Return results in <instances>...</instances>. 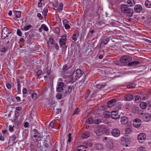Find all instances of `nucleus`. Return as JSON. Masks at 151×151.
<instances>
[{
    "label": "nucleus",
    "mask_w": 151,
    "mask_h": 151,
    "mask_svg": "<svg viewBox=\"0 0 151 151\" xmlns=\"http://www.w3.org/2000/svg\"><path fill=\"white\" fill-rule=\"evenodd\" d=\"M121 11L126 14L129 17H131L133 15V13L130 8L126 4H123L121 6Z\"/></svg>",
    "instance_id": "obj_1"
},
{
    "label": "nucleus",
    "mask_w": 151,
    "mask_h": 151,
    "mask_svg": "<svg viewBox=\"0 0 151 151\" xmlns=\"http://www.w3.org/2000/svg\"><path fill=\"white\" fill-rule=\"evenodd\" d=\"M82 75V73L80 69H77L74 72L73 74V80L78 79Z\"/></svg>",
    "instance_id": "obj_2"
},
{
    "label": "nucleus",
    "mask_w": 151,
    "mask_h": 151,
    "mask_svg": "<svg viewBox=\"0 0 151 151\" xmlns=\"http://www.w3.org/2000/svg\"><path fill=\"white\" fill-rule=\"evenodd\" d=\"M132 58L128 55L123 56L120 59V61L122 63H127L131 61Z\"/></svg>",
    "instance_id": "obj_3"
},
{
    "label": "nucleus",
    "mask_w": 151,
    "mask_h": 151,
    "mask_svg": "<svg viewBox=\"0 0 151 151\" xmlns=\"http://www.w3.org/2000/svg\"><path fill=\"white\" fill-rule=\"evenodd\" d=\"M11 33V32L9 30L7 27H4L1 34L2 38L3 39H4L5 38L8 37V35Z\"/></svg>",
    "instance_id": "obj_4"
},
{
    "label": "nucleus",
    "mask_w": 151,
    "mask_h": 151,
    "mask_svg": "<svg viewBox=\"0 0 151 151\" xmlns=\"http://www.w3.org/2000/svg\"><path fill=\"white\" fill-rule=\"evenodd\" d=\"M142 119L144 122H149L151 118V115L149 113H146L144 114L142 113Z\"/></svg>",
    "instance_id": "obj_5"
},
{
    "label": "nucleus",
    "mask_w": 151,
    "mask_h": 151,
    "mask_svg": "<svg viewBox=\"0 0 151 151\" xmlns=\"http://www.w3.org/2000/svg\"><path fill=\"white\" fill-rule=\"evenodd\" d=\"M138 140L139 142H142L146 139V136L144 133H139L137 137Z\"/></svg>",
    "instance_id": "obj_6"
},
{
    "label": "nucleus",
    "mask_w": 151,
    "mask_h": 151,
    "mask_svg": "<svg viewBox=\"0 0 151 151\" xmlns=\"http://www.w3.org/2000/svg\"><path fill=\"white\" fill-rule=\"evenodd\" d=\"M111 133L113 136L116 137H119L121 134L120 131L116 129H113L111 130Z\"/></svg>",
    "instance_id": "obj_7"
},
{
    "label": "nucleus",
    "mask_w": 151,
    "mask_h": 151,
    "mask_svg": "<svg viewBox=\"0 0 151 151\" xmlns=\"http://www.w3.org/2000/svg\"><path fill=\"white\" fill-rule=\"evenodd\" d=\"M141 125V121L138 118H136L134 119L133 122V125L136 128L139 127Z\"/></svg>",
    "instance_id": "obj_8"
},
{
    "label": "nucleus",
    "mask_w": 151,
    "mask_h": 151,
    "mask_svg": "<svg viewBox=\"0 0 151 151\" xmlns=\"http://www.w3.org/2000/svg\"><path fill=\"white\" fill-rule=\"evenodd\" d=\"M111 116L113 119H116L119 118L120 116L118 114L117 111H113L111 112Z\"/></svg>",
    "instance_id": "obj_9"
},
{
    "label": "nucleus",
    "mask_w": 151,
    "mask_h": 151,
    "mask_svg": "<svg viewBox=\"0 0 151 151\" xmlns=\"http://www.w3.org/2000/svg\"><path fill=\"white\" fill-rule=\"evenodd\" d=\"M66 35L62 36L60 39V44L61 46L65 45L66 42Z\"/></svg>",
    "instance_id": "obj_10"
},
{
    "label": "nucleus",
    "mask_w": 151,
    "mask_h": 151,
    "mask_svg": "<svg viewBox=\"0 0 151 151\" xmlns=\"http://www.w3.org/2000/svg\"><path fill=\"white\" fill-rule=\"evenodd\" d=\"M64 83L62 82H59L57 85V91L58 92H61L63 91V87L64 86Z\"/></svg>",
    "instance_id": "obj_11"
},
{
    "label": "nucleus",
    "mask_w": 151,
    "mask_h": 151,
    "mask_svg": "<svg viewBox=\"0 0 151 151\" xmlns=\"http://www.w3.org/2000/svg\"><path fill=\"white\" fill-rule=\"evenodd\" d=\"M142 10V6L140 4H137L135 5L134 8V10L137 13L140 12Z\"/></svg>",
    "instance_id": "obj_12"
},
{
    "label": "nucleus",
    "mask_w": 151,
    "mask_h": 151,
    "mask_svg": "<svg viewBox=\"0 0 151 151\" xmlns=\"http://www.w3.org/2000/svg\"><path fill=\"white\" fill-rule=\"evenodd\" d=\"M129 119L128 117L126 116H123L121 118V122L122 124H125L128 123Z\"/></svg>",
    "instance_id": "obj_13"
},
{
    "label": "nucleus",
    "mask_w": 151,
    "mask_h": 151,
    "mask_svg": "<svg viewBox=\"0 0 151 151\" xmlns=\"http://www.w3.org/2000/svg\"><path fill=\"white\" fill-rule=\"evenodd\" d=\"M116 102V101L115 99L112 100L107 103V105L109 107H111L114 105Z\"/></svg>",
    "instance_id": "obj_14"
},
{
    "label": "nucleus",
    "mask_w": 151,
    "mask_h": 151,
    "mask_svg": "<svg viewBox=\"0 0 151 151\" xmlns=\"http://www.w3.org/2000/svg\"><path fill=\"white\" fill-rule=\"evenodd\" d=\"M125 98L126 101H131L133 99V96L131 94H127L125 96Z\"/></svg>",
    "instance_id": "obj_15"
},
{
    "label": "nucleus",
    "mask_w": 151,
    "mask_h": 151,
    "mask_svg": "<svg viewBox=\"0 0 151 151\" xmlns=\"http://www.w3.org/2000/svg\"><path fill=\"white\" fill-rule=\"evenodd\" d=\"M127 3L129 6H134L135 4L134 0H127Z\"/></svg>",
    "instance_id": "obj_16"
},
{
    "label": "nucleus",
    "mask_w": 151,
    "mask_h": 151,
    "mask_svg": "<svg viewBox=\"0 0 151 151\" xmlns=\"http://www.w3.org/2000/svg\"><path fill=\"white\" fill-rule=\"evenodd\" d=\"M86 147L83 145H80L77 148V151H85Z\"/></svg>",
    "instance_id": "obj_17"
},
{
    "label": "nucleus",
    "mask_w": 151,
    "mask_h": 151,
    "mask_svg": "<svg viewBox=\"0 0 151 151\" xmlns=\"http://www.w3.org/2000/svg\"><path fill=\"white\" fill-rule=\"evenodd\" d=\"M140 106L142 109H144L147 106V104L146 102H143L140 103Z\"/></svg>",
    "instance_id": "obj_18"
},
{
    "label": "nucleus",
    "mask_w": 151,
    "mask_h": 151,
    "mask_svg": "<svg viewBox=\"0 0 151 151\" xmlns=\"http://www.w3.org/2000/svg\"><path fill=\"white\" fill-rule=\"evenodd\" d=\"M16 18H19L20 17L21 12L20 11H15L14 12Z\"/></svg>",
    "instance_id": "obj_19"
},
{
    "label": "nucleus",
    "mask_w": 151,
    "mask_h": 151,
    "mask_svg": "<svg viewBox=\"0 0 151 151\" xmlns=\"http://www.w3.org/2000/svg\"><path fill=\"white\" fill-rule=\"evenodd\" d=\"M89 132H85L82 134L81 137L82 138L86 139L89 137Z\"/></svg>",
    "instance_id": "obj_20"
},
{
    "label": "nucleus",
    "mask_w": 151,
    "mask_h": 151,
    "mask_svg": "<svg viewBox=\"0 0 151 151\" xmlns=\"http://www.w3.org/2000/svg\"><path fill=\"white\" fill-rule=\"evenodd\" d=\"M145 5L147 8H151V2L148 0L146 1L145 2Z\"/></svg>",
    "instance_id": "obj_21"
},
{
    "label": "nucleus",
    "mask_w": 151,
    "mask_h": 151,
    "mask_svg": "<svg viewBox=\"0 0 151 151\" xmlns=\"http://www.w3.org/2000/svg\"><path fill=\"white\" fill-rule=\"evenodd\" d=\"M141 100V98L140 96L137 95L135 97L134 102L136 103H138Z\"/></svg>",
    "instance_id": "obj_22"
},
{
    "label": "nucleus",
    "mask_w": 151,
    "mask_h": 151,
    "mask_svg": "<svg viewBox=\"0 0 151 151\" xmlns=\"http://www.w3.org/2000/svg\"><path fill=\"white\" fill-rule=\"evenodd\" d=\"M139 63V62L138 61H133L131 62L129 64L132 66H137Z\"/></svg>",
    "instance_id": "obj_23"
},
{
    "label": "nucleus",
    "mask_w": 151,
    "mask_h": 151,
    "mask_svg": "<svg viewBox=\"0 0 151 151\" xmlns=\"http://www.w3.org/2000/svg\"><path fill=\"white\" fill-rule=\"evenodd\" d=\"M63 7V4L62 3H60L59 5L58 6L57 11L59 12H60L62 10Z\"/></svg>",
    "instance_id": "obj_24"
},
{
    "label": "nucleus",
    "mask_w": 151,
    "mask_h": 151,
    "mask_svg": "<svg viewBox=\"0 0 151 151\" xmlns=\"http://www.w3.org/2000/svg\"><path fill=\"white\" fill-rule=\"evenodd\" d=\"M103 115L104 117L108 118L110 116V112L108 111H104L103 113Z\"/></svg>",
    "instance_id": "obj_25"
},
{
    "label": "nucleus",
    "mask_w": 151,
    "mask_h": 151,
    "mask_svg": "<svg viewBox=\"0 0 151 151\" xmlns=\"http://www.w3.org/2000/svg\"><path fill=\"white\" fill-rule=\"evenodd\" d=\"M132 131L131 128H127L125 129V132L126 134H130L132 133Z\"/></svg>",
    "instance_id": "obj_26"
},
{
    "label": "nucleus",
    "mask_w": 151,
    "mask_h": 151,
    "mask_svg": "<svg viewBox=\"0 0 151 151\" xmlns=\"http://www.w3.org/2000/svg\"><path fill=\"white\" fill-rule=\"evenodd\" d=\"M31 27V25L30 24H29L25 27H24L22 30L24 31H27Z\"/></svg>",
    "instance_id": "obj_27"
},
{
    "label": "nucleus",
    "mask_w": 151,
    "mask_h": 151,
    "mask_svg": "<svg viewBox=\"0 0 151 151\" xmlns=\"http://www.w3.org/2000/svg\"><path fill=\"white\" fill-rule=\"evenodd\" d=\"M137 151H146V148L144 146H141L138 148Z\"/></svg>",
    "instance_id": "obj_28"
},
{
    "label": "nucleus",
    "mask_w": 151,
    "mask_h": 151,
    "mask_svg": "<svg viewBox=\"0 0 151 151\" xmlns=\"http://www.w3.org/2000/svg\"><path fill=\"white\" fill-rule=\"evenodd\" d=\"M7 49L4 46H2L0 49V50L2 52H5L7 50Z\"/></svg>",
    "instance_id": "obj_29"
},
{
    "label": "nucleus",
    "mask_w": 151,
    "mask_h": 151,
    "mask_svg": "<svg viewBox=\"0 0 151 151\" xmlns=\"http://www.w3.org/2000/svg\"><path fill=\"white\" fill-rule=\"evenodd\" d=\"M41 27H42V29H43L44 30L46 31H48V29L47 26L44 24H42L41 25Z\"/></svg>",
    "instance_id": "obj_30"
},
{
    "label": "nucleus",
    "mask_w": 151,
    "mask_h": 151,
    "mask_svg": "<svg viewBox=\"0 0 151 151\" xmlns=\"http://www.w3.org/2000/svg\"><path fill=\"white\" fill-rule=\"evenodd\" d=\"M136 86V85L134 83H130L127 86V87L128 88H133L135 87Z\"/></svg>",
    "instance_id": "obj_31"
},
{
    "label": "nucleus",
    "mask_w": 151,
    "mask_h": 151,
    "mask_svg": "<svg viewBox=\"0 0 151 151\" xmlns=\"http://www.w3.org/2000/svg\"><path fill=\"white\" fill-rule=\"evenodd\" d=\"M105 86V85L101 84V83H99L96 85V87L98 88H101L102 87H104Z\"/></svg>",
    "instance_id": "obj_32"
},
{
    "label": "nucleus",
    "mask_w": 151,
    "mask_h": 151,
    "mask_svg": "<svg viewBox=\"0 0 151 151\" xmlns=\"http://www.w3.org/2000/svg\"><path fill=\"white\" fill-rule=\"evenodd\" d=\"M93 122V119L91 118H89L88 119L87 122L89 124H92Z\"/></svg>",
    "instance_id": "obj_33"
},
{
    "label": "nucleus",
    "mask_w": 151,
    "mask_h": 151,
    "mask_svg": "<svg viewBox=\"0 0 151 151\" xmlns=\"http://www.w3.org/2000/svg\"><path fill=\"white\" fill-rule=\"evenodd\" d=\"M68 142H70L71 141L72 139L71 133H69L68 134Z\"/></svg>",
    "instance_id": "obj_34"
},
{
    "label": "nucleus",
    "mask_w": 151,
    "mask_h": 151,
    "mask_svg": "<svg viewBox=\"0 0 151 151\" xmlns=\"http://www.w3.org/2000/svg\"><path fill=\"white\" fill-rule=\"evenodd\" d=\"M95 133L96 135L98 136H99L101 134L102 132L99 130H97L96 131Z\"/></svg>",
    "instance_id": "obj_35"
},
{
    "label": "nucleus",
    "mask_w": 151,
    "mask_h": 151,
    "mask_svg": "<svg viewBox=\"0 0 151 151\" xmlns=\"http://www.w3.org/2000/svg\"><path fill=\"white\" fill-rule=\"evenodd\" d=\"M17 35L19 36H20L22 35V32H21L20 29H18L17 30Z\"/></svg>",
    "instance_id": "obj_36"
},
{
    "label": "nucleus",
    "mask_w": 151,
    "mask_h": 151,
    "mask_svg": "<svg viewBox=\"0 0 151 151\" xmlns=\"http://www.w3.org/2000/svg\"><path fill=\"white\" fill-rule=\"evenodd\" d=\"M42 71L41 70H39L37 72V75L39 77L42 75Z\"/></svg>",
    "instance_id": "obj_37"
},
{
    "label": "nucleus",
    "mask_w": 151,
    "mask_h": 151,
    "mask_svg": "<svg viewBox=\"0 0 151 151\" xmlns=\"http://www.w3.org/2000/svg\"><path fill=\"white\" fill-rule=\"evenodd\" d=\"M56 97L58 99H60L62 97V95L60 93H58L56 95Z\"/></svg>",
    "instance_id": "obj_38"
},
{
    "label": "nucleus",
    "mask_w": 151,
    "mask_h": 151,
    "mask_svg": "<svg viewBox=\"0 0 151 151\" xmlns=\"http://www.w3.org/2000/svg\"><path fill=\"white\" fill-rule=\"evenodd\" d=\"M72 39L73 40L75 41H76L77 40V37L76 36V34H74L73 36L72 37Z\"/></svg>",
    "instance_id": "obj_39"
},
{
    "label": "nucleus",
    "mask_w": 151,
    "mask_h": 151,
    "mask_svg": "<svg viewBox=\"0 0 151 151\" xmlns=\"http://www.w3.org/2000/svg\"><path fill=\"white\" fill-rule=\"evenodd\" d=\"M37 96V94L35 93H33L32 95V97L34 99H36Z\"/></svg>",
    "instance_id": "obj_40"
},
{
    "label": "nucleus",
    "mask_w": 151,
    "mask_h": 151,
    "mask_svg": "<svg viewBox=\"0 0 151 151\" xmlns=\"http://www.w3.org/2000/svg\"><path fill=\"white\" fill-rule=\"evenodd\" d=\"M64 26L65 27V28L66 29H68L70 28V26L68 24H65Z\"/></svg>",
    "instance_id": "obj_41"
},
{
    "label": "nucleus",
    "mask_w": 151,
    "mask_h": 151,
    "mask_svg": "<svg viewBox=\"0 0 151 151\" xmlns=\"http://www.w3.org/2000/svg\"><path fill=\"white\" fill-rule=\"evenodd\" d=\"M49 42L50 44H52L54 42V40L52 38H50Z\"/></svg>",
    "instance_id": "obj_42"
},
{
    "label": "nucleus",
    "mask_w": 151,
    "mask_h": 151,
    "mask_svg": "<svg viewBox=\"0 0 151 151\" xmlns=\"http://www.w3.org/2000/svg\"><path fill=\"white\" fill-rule=\"evenodd\" d=\"M80 110L78 109H75V110L74 111V114H77L79 112Z\"/></svg>",
    "instance_id": "obj_43"
},
{
    "label": "nucleus",
    "mask_w": 151,
    "mask_h": 151,
    "mask_svg": "<svg viewBox=\"0 0 151 151\" xmlns=\"http://www.w3.org/2000/svg\"><path fill=\"white\" fill-rule=\"evenodd\" d=\"M54 123L53 122H51L50 124L49 125L52 128H53Z\"/></svg>",
    "instance_id": "obj_44"
},
{
    "label": "nucleus",
    "mask_w": 151,
    "mask_h": 151,
    "mask_svg": "<svg viewBox=\"0 0 151 151\" xmlns=\"http://www.w3.org/2000/svg\"><path fill=\"white\" fill-rule=\"evenodd\" d=\"M35 134L34 135V136H33V137H34L36 138V139H37V137H38V135H37V134H38L37 132H35Z\"/></svg>",
    "instance_id": "obj_45"
},
{
    "label": "nucleus",
    "mask_w": 151,
    "mask_h": 151,
    "mask_svg": "<svg viewBox=\"0 0 151 151\" xmlns=\"http://www.w3.org/2000/svg\"><path fill=\"white\" fill-rule=\"evenodd\" d=\"M9 130L10 132H12L13 131V128L11 126H9Z\"/></svg>",
    "instance_id": "obj_46"
},
{
    "label": "nucleus",
    "mask_w": 151,
    "mask_h": 151,
    "mask_svg": "<svg viewBox=\"0 0 151 151\" xmlns=\"http://www.w3.org/2000/svg\"><path fill=\"white\" fill-rule=\"evenodd\" d=\"M6 86L7 88L8 89H10L11 88V85L10 84H8L6 85Z\"/></svg>",
    "instance_id": "obj_47"
},
{
    "label": "nucleus",
    "mask_w": 151,
    "mask_h": 151,
    "mask_svg": "<svg viewBox=\"0 0 151 151\" xmlns=\"http://www.w3.org/2000/svg\"><path fill=\"white\" fill-rule=\"evenodd\" d=\"M22 92L23 94H25L27 93V90L26 88H24L22 90Z\"/></svg>",
    "instance_id": "obj_48"
},
{
    "label": "nucleus",
    "mask_w": 151,
    "mask_h": 151,
    "mask_svg": "<svg viewBox=\"0 0 151 151\" xmlns=\"http://www.w3.org/2000/svg\"><path fill=\"white\" fill-rule=\"evenodd\" d=\"M28 125H29V123L28 122H25L24 123V127H27L28 126Z\"/></svg>",
    "instance_id": "obj_49"
},
{
    "label": "nucleus",
    "mask_w": 151,
    "mask_h": 151,
    "mask_svg": "<svg viewBox=\"0 0 151 151\" xmlns=\"http://www.w3.org/2000/svg\"><path fill=\"white\" fill-rule=\"evenodd\" d=\"M48 12V10L47 9H46L45 10V12H44V15L45 16H47V14Z\"/></svg>",
    "instance_id": "obj_50"
},
{
    "label": "nucleus",
    "mask_w": 151,
    "mask_h": 151,
    "mask_svg": "<svg viewBox=\"0 0 151 151\" xmlns=\"http://www.w3.org/2000/svg\"><path fill=\"white\" fill-rule=\"evenodd\" d=\"M21 109V108L20 106H17L16 108V110L17 111L20 110Z\"/></svg>",
    "instance_id": "obj_51"
},
{
    "label": "nucleus",
    "mask_w": 151,
    "mask_h": 151,
    "mask_svg": "<svg viewBox=\"0 0 151 151\" xmlns=\"http://www.w3.org/2000/svg\"><path fill=\"white\" fill-rule=\"evenodd\" d=\"M42 4L41 2H39L38 4V6L39 7H40L42 6Z\"/></svg>",
    "instance_id": "obj_52"
},
{
    "label": "nucleus",
    "mask_w": 151,
    "mask_h": 151,
    "mask_svg": "<svg viewBox=\"0 0 151 151\" xmlns=\"http://www.w3.org/2000/svg\"><path fill=\"white\" fill-rule=\"evenodd\" d=\"M20 86L19 85V84L18 83V86H17V89L18 91L19 92H20Z\"/></svg>",
    "instance_id": "obj_53"
},
{
    "label": "nucleus",
    "mask_w": 151,
    "mask_h": 151,
    "mask_svg": "<svg viewBox=\"0 0 151 151\" xmlns=\"http://www.w3.org/2000/svg\"><path fill=\"white\" fill-rule=\"evenodd\" d=\"M68 21L66 19H64L63 21V24L64 25H65V24H67L66 23H67Z\"/></svg>",
    "instance_id": "obj_54"
},
{
    "label": "nucleus",
    "mask_w": 151,
    "mask_h": 151,
    "mask_svg": "<svg viewBox=\"0 0 151 151\" xmlns=\"http://www.w3.org/2000/svg\"><path fill=\"white\" fill-rule=\"evenodd\" d=\"M12 14V12L11 11H9L8 13V15L9 16H11Z\"/></svg>",
    "instance_id": "obj_55"
},
{
    "label": "nucleus",
    "mask_w": 151,
    "mask_h": 151,
    "mask_svg": "<svg viewBox=\"0 0 151 151\" xmlns=\"http://www.w3.org/2000/svg\"><path fill=\"white\" fill-rule=\"evenodd\" d=\"M4 139V137L3 136H0V140H3Z\"/></svg>",
    "instance_id": "obj_56"
},
{
    "label": "nucleus",
    "mask_w": 151,
    "mask_h": 151,
    "mask_svg": "<svg viewBox=\"0 0 151 151\" xmlns=\"http://www.w3.org/2000/svg\"><path fill=\"white\" fill-rule=\"evenodd\" d=\"M55 30L56 31V32H55L56 33H58L60 31L59 29L58 28H56Z\"/></svg>",
    "instance_id": "obj_57"
},
{
    "label": "nucleus",
    "mask_w": 151,
    "mask_h": 151,
    "mask_svg": "<svg viewBox=\"0 0 151 151\" xmlns=\"http://www.w3.org/2000/svg\"><path fill=\"white\" fill-rule=\"evenodd\" d=\"M55 47L56 50L58 49L59 48V46L57 45H55Z\"/></svg>",
    "instance_id": "obj_58"
},
{
    "label": "nucleus",
    "mask_w": 151,
    "mask_h": 151,
    "mask_svg": "<svg viewBox=\"0 0 151 151\" xmlns=\"http://www.w3.org/2000/svg\"><path fill=\"white\" fill-rule=\"evenodd\" d=\"M53 7L54 8H56L58 6V5L57 4H53Z\"/></svg>",
    "instance_id": "obj_59"
},
{
    "label": "nucleus",
    "mask_w": 151,
    "mask_h": 151,
    "mask_svg": "<svg viewBox=\"0 0 151 151\" xmlns=\"http://www.w3.org/2000/svg\"><path fill=\"white\" fill-rule=\"evenodd\" d=\"M20 99L21 98L19 96H17L16 97V99L18 101H19L20 100Z\"/></svg>",
    "instance_id": "obj_60"
},
{
    "label": "nucleus",
    "mask_w": 151,
    "mask_h": 151,
    "mask_svg": "<svg viewBox=\"0 0 151 151\" xmlns=\"http://www.w3.org/2000/svg\"><path fill=\"white\" fill-rule=\"evenodd\" d=\"M37 16L38 17H41V15L40 13H38L37 15Z\"/></svg>",
    "instance_id": "obj_61"
},
{
    "label": "nucleus",
    "mask_w": 151,
    "mask_h": 151,
    "mask_svg": "<svg viewBox=\"0 0 151 151\" xmlns=\"http://www.w3.org/2000/svg\"><path fill=\"white\" fill-rule=\"evenodd\" d=\"M105 109V108L104 107V106H102L101 107V109L102 110H104Z\"/></svg>",
    "instance_id": "obj_62"
},
{
    "label": "nucleus",
    "mask_w": 151,
    "mask_h": 151,
    "mask_svg": "<svg viewBox=\"0 0 151 151\" xmlns=\"http://www.w3.org/2000/svg\"><path fill=\"white\" fill-rule=\"evenodd\" d=\"M99 58L100 59H101L103 58V56L102 55H100L99 56Z\"/></svg>",
    "instance_id": "obj_63"
},
{
    "label": "nucleus",
    "mask_w": 151,
    "mask_h": 151,
    "mask_svg": "<svg viewBox=\"0 0 151 151\" xmlns=\"http://www.w3.org/2000/svg\"><path fill=\"white\" fill-rule=\"evenodd\" d=\"M42 27H40V28H39V31L40 32H42Z\"/></svg>",
    "instance_id": "obj_64"
}]
</instances>
